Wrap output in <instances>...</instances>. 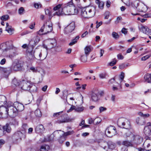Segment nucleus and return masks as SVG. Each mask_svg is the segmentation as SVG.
Instances as JSON below:
<instances>
[{
    "label": "nucleus",
    "mask_w": 151,
    "mask_h": 151,
    "mask_svg": "<svg viewBox=\"0 0 151 151\" xmlns=\"http://www.w3.org/2000/svg\"><path fill=\"white\" fill-rule=\"evenodd\" d=\"M77 13V10L75 7L72 4L68 3L65 6L62 7L61 10H60L58 12H56L53 14V15L60 16L61 15H74Z\"/></svg>",
    "instance_id": "nucleus-1"
},
{
    "label": "nucleus",
    "mask_w": 151,
    "mask_h": 151,
    "mask_svg": "<svg viewBox=\"0 0 151 151\" xmlns=\"http://www.w3.org/2000/svg\"><path fill=\"white\" fill-rule=\"evenodd\" d=\"M95 6H88L83 8L81 10V15L85 18H90L93 17L96 12Z\"/></svg>",
    "instance_id": "nucleus-2"
},
{
    "label": "nucleus",
    "mask_w": 151,
    "mask_h": 151,
    "mask_svg": "<svg viewBox=\"0 0 151 151\" xmlns=\"http://www.w3.org/2000/svg\"><path fill=\"white\" fill-rule=\"evenodd\" d=\"M125 135L127 138H130L134 144L138 145L141 144L143 142V138L141 136L136 134L128 131L126 133Z\"/></svg>",
    "instance_id": "nucleus-3"
},
{
    "label": "nucleus",
    "mask_w": 151,
    "mask_h": 151,
    "mask_svg": "<svg viewBox=\"0 0 151 151\" xmlns=\"http://www.w3.org/2000/svg\"><path fill=\"white\" fill-rule=\"evenodd\" d=\"M117 124L119 127L126 129H128L130 127L129 122L124 118L119 119Z\"/></svg>",
    "instance_id": "nucleus-4"
},
{
    "label": "nucleus",
    "mask_w": 151,
    "mask_h": 151,
    "mask_svg": "<svg viewBox=\"0 0 151 151\" xmlns=\"http://www.w3.org/2000/svg\"><path fill=\"white\" fill-rule=\"evenodd\" d=\"M35 53L36 58L42 60L46 58L47 54L46 51H42L39 50H35Z\"/></svg>",
    "instance_id": "nucleus-5"
},
{
    "label": "nucleus",
    "mask_w": 151,
    "mask_h": 151,
    "mask_svg": "<svg viewBox=\"0 0 151 151\" xmlns=\"http://www.w3.org/2000/svg\"><path fill=\"white\" fill-rule=\"evenodd\" d=\"M20 87H17V88L19 89V91H22V90L28 91L32 87V85L29 82L23 81L20 84Z\"/></svg>",
    "instance_id": "nucleus-6"
},
{
    "label": "nucleus",
    "mask_w": 151,
    "mask_h": 151,
    "mask_svg": "<svg viewBox=\"0 0 151 151\" xmlns=\"http://www.w3.org/2000/svg\"><path fill=\"white\" fill-rule=\"evenodd\" d=\"M105 133L107 137H111L116 134V129L114 127L110 126L106 129Z\"/></svg>",
    "instance_id": "nucleus-7"
},
{
    "label": "nucleus",
    "mask_w": 151,
    "mask_h": 151,
    "mask_svg": "<svg viewBox=\"0 0 151 151\" xmlns=\"http://www.w3.org/2000/svg\"><path fill=\"white\" fill-rule=\"evenodd\" d=\"M48 49H51L52 48H55V51L59 52L61 50L60 47L57 46L56 41L55 39L50 40L47 45Z\"/></svg>",
    "instance_id": "nucleus-8"
},
{
    "label": "nucleus",
    "mask_w": 151,
    "mask_h": 151,
    "mask_svg": "<svg viewBox=\"0 0 151 151\" xmlns=\"http://www.w3.org/2000/svg\"><path fill=\"white\" fill-rule=\"evenodd\" d=\"M45 25L44 24L39 31L40 35L46 34L47 33L51 32L52 30V24L51 23L50 25L46 26L45 27Z\"/></svg>",
    "instance_id": "nucleus-9"
},
{
    "label": "nucleus",
    "mask_w": 151,
    "mask_h": 151,
    "mask_svg": "<svg viewBox=\"0 0 151 151\" xmlns=\"http://www.w3.org/2000/svg\"><path fill=\"white\" fill-rule=\"evenodd\" d=\"M8 115V107L7 108L2 105L0 107V118H6Z\"/></svg>",
    "instance_id": "nucleus-10"
},
{
    "label": "nucleus",
    "mask_w": 151,
    "mask_h": 151,
    "mask_svg": "<svg viewBox=\"0 0 151 151\" xmlns=\"http://www.w3.org/2000/svg\"><path fill=\"white\" fill-rule=\"evenodd\" d=\"M75 27V22L72 21L65 28L64 33L66 34L71 33L74 30Z\"/></svg>",
    "instance_id": "nucleus-11"
},
{
    "label": "nucleus",
    "mask_w": 151,
    "mask_h": 151,
    "mask_svg": "<svg viewBox=\"0 0 151 151\" xmlns=\"http://www.w3.org/2000/svg\"><path fill=\"white\" fill-rule=\"evenodd\" d=\"M9 115L11 117H14L18 114V111L13 106L8 107Z\"/></svg>",
    "instance_id": "nucleus-12"
},
{
    "label": "nucleus",
    "mask_w": 151,
    "mask_h": 151,
    "mask_svg": "<svg viewBox=\"0 0 151 151\" xmlns=\"http://www.w3.org/2000/svg\"><path fill=\"white\" fill-rule=\"evenodd\" d=\"M72 119L67 117V115L64 114L61 116L60 118H59L57 122L58 123L70 122L72 121Z\"/></svg>",
    "instance_id": "nucleus-13"
},
{
    "label": "nucleus",
    "mask_w": 151,
    "mask_h": 151,
    "mask_svg": "<svg viewBox=\"0 0 151 151\" xmlns=\"http://www.w3.org/2000/svg\"><path fill=\"white\" fill-rule=\"evenodd\" d=\"M22 65L19 61H15L13 63L11 68L14 71H19L21 70Z\"/></svg>",
    "instance_id": "nucleus-14"
},
{
    "label": "nucleus",
    "mask_w": 151,
    "mask_h": 151,
    "mask_svg": "<svg viewBox=\"0 0 151 151\" xmlns=\"http://www.w3.org/2000/svg\"><path fill=\"white\" fill-rule=\"evenodd\" d=\"M13 106L16 109L18 112L22 111L24 109V106L22 104L17 102L14 103Z\"/></svg>",
    "instance_id": "nucleus-15"
},
{
    "label": "nucleus",
    "mask_w": 151,
    "mask_h": 151,
    "mask_svg": "<svg viewBox=\"0 0 151 151\" xmlns=\"http://www.w3.org/2000/svg\"><path fill=\"white\" fill-rule=\"evenodd\" d=\"M99 92H94L92 93L91 95V99L92 101L96 102L99 100Z\"/></svg>",
    "instance_id": "nucleus-16"
},
{
    "label": "nucleus",
    "mask_w": 151,
    "mask_h": 151,
    "mask_svg": "<svg viewBox=\"0 0 151 151\" xmlns=\"http://www.w3.org/2000/svg\"><path fill=\"white\" fill-rule=\"evenodd\" d=\"M21 82L19 80H17L16 78H14L12 81V86L14 88L15 90L19 91V89L17 88L18 87H20L19 83Z\"/></svg>",
    "instance_id": "nucleus-17"
},
{
    "label": "nucleus",
    "mask_w": 151,
    "mask_h": 151,
    "mask_svg": "<svg viewBox=\"0 0 151 151\" xmlns=\"http://www.w3.org/2000/svg\"><path fill=\"white\" fill-rule=\"evenodd\" d=\"M122 145L126 146L127 147H134V145L132 141H129L126 140L122 142Z\"/></svg>",
    "instance_id": "nucleus-18"
},
{
    "label": "nucleus",
    "mask_w": 151,
    "mask_h": 151,
    "mask_svg": "<svg viewBox=\"0 0 151 151\" xmlns=\"http://www.w3.org/2000/svg\"><path fill=\"white\" fill-rule=\"evenodd\" d=\"M44 130L45 128L43 126L42 124L37 126L35 128V131L37 133H42Z\"/></svg>",
    "instance_id": "nucleus-19"
},
{
    "label": "nucleus",
    "mask_w": 151,
    "mask_h": 151,
    "mask_svg": "<svg viewBox=\"0 0 151 151\" xmlns=\"http://www.w3.org/2000/svg\"><path fill=\"white\" fill-rule=\"evenodd\" d=\"M144 132L146 136H148L151 134V129H150V127L149 125H148V123L147 124V126L145 127Z\"/></svg>",
    "instance_id": "nucleus-20"
},
{
    "label": "nucleus",
    "mask_w": 151,
    "mask_h": 151,
    "mask_svg": "<svg viewBox=\"0 0 151 151\" xmlns=\"http://www.w3.org/2000/svg\"><path fill=\"white\" fill-rule=\"evenodd\" d=\"M34 47V45L31 44V42H30L27 48V52L28 54L35 53V50L33 51Z\"/></svg>",
    "instance_id": "nucleus-21"
},
{
    "label": "nucleus",
    "mask_w": 151,
    "mask_h": 151,
    "mask_svg": "<svg viewBox=\"0 0 151 151\" xmlns=\"http://www.w3.org/2000/svg\"><path fill=\"white\" fill-rule=\"evenodd\" d=\"M23 134L20 131H17L14 135V137L17 140H21Z\"/></svg>",
    "instance_id": "nucleus-22"
},
{
    "label": "nucleus",
    "mask_w": 151,
    "mask_h": 151,
    "mask_svg": "<svg viewBox=\"0 0 151 151\" xmlns=\"http://www.w3.org/2000/svg\"><path fill=\"white\" fill-rule=\"evenodd\" d=\"M3 130L4 131V134L6 133L5 132L8 133H10L11 131V129L9 125L8 124H7L3 126Z\"/></svg>",
    "instance_id": "nucleus-23"
},
{
    "label": "nucleus",
    "mask_w": 151,
    "mask_h": 151,
    "mask_svg": "<svg viewBox=\"0 0 151 151\" xmlns=\"http://www.w3.org/2000/svg\"><path fill=\"white\" fill-rule=\"evenodd\" d=\"M1 46H6V48L5 49H10L12 47L13 44L12 42L11 41H10L8 42H6L5 43H3L2 44Z\"/></svg>",
    "instance_id": "nucleus-24"
},
{
    "label": "nucleus",
    "mask_w": 151,
    "mask_h": 151,
    "mask_svg": "<svg viewBox=\"0 0 151 151\" xmlns=\"http://www.w3.org/2000/svg\"><path fill=\"white\" fill-rule=\"evenodd\" d=\"M12 69L11 68H4L3 69V72L4 73V75L6 78H7L9 74L11 73Z\"/></svg>",
    "instance_id": "nucleus-25"
},
{
    "label": "nucleus",
    "mask_w": 151,
    "mask_h": 151,
    "mask_svg": "<svg viewBox=\"0 0 151 151\" xmlns=\"http://www.w3.org/2000/svg\"><path fill=\"white\" fill-rule=\"evenodd\" d=\"M139 11L142 12H145L147 9V6L144 4H141L138 8Z\"/></svg>",
    "instance_id": "nucleus-26"
},
{
    "label": "nucleus",
    "mask_w": 151,
    "mask_h": 151,
    "mask_svg": "<svg viewBox=\"0 0 151 151\" xmlns=\"http://www.w3.org/2000/svg\"><path fill=\"white\" fill-rule=\"evenodd\" d=\"M101 147L106 151L108 150V143L106 142H101L100 143Z\"/></svg>",
    "instance_id": "nucleus-27"
},
{
    "label": "nucleus",
    "mask_w": 151,
    "mask_h": 151,
    "mask_svg": "<svg viewBox=\"0 0 151 151\" xmlns=\"http://www.w3.org/2000/svg\"><path fill=\"white\" fill-rule=\"evenodd\" d=\"M49 149V146L45 145L41 146L40 150V151H48Z\"/></svg>",
    "instance_id": "nucleus-28"
},
{
    "label": "nucleus",
    "mask_w": 151,
    "mask_h": 151,
    "mask_svg": "<svg viewBox=\"0 0 151 151\" xmlns=\"http://www.w3.org/2000/svg\"><path fill=\"white\" fill-rule=\"evenodd\" d=\"M84 51L86 55H88L91 51V46H86L84 48Z\"/></svg>",
    "instance_id": "nucleus-29"
},
{
    "label": "nucleus",
    "mask_w": 151,
    "mask_h": 151,
    "mask_svg": "<svg viewBox=\"0 0 151 151\" xmlns=\"http://www.w3.org/2000/svg\"><path fill=\"white\" fill-rule=\"evenodd\" d=\"M79 38V36H76L74 39L72 40L71 42L69 43V45L70 46H72L76 43Z\"/></svg>",
    "instance_id": "nucleus-30"
},
{
    "label": "nucleus",
    "mask_w": 151,
    "mask_h": 151,
    "mask_svg": "<svg viewBox=\"0 0 151 151\" xmlns=\"http://www.w3.org/2000/svg\"><path fill=\"white\" fill-rule=\"evenodd\" d=\"M136 122L138 124L140 125H144L145 124L144 121L142 120V119L139 117L137 118Z\"/></svg>",
    "instance_id": "nucleus-31"
},
{
    "label": "nucleus",
    "mask_w": 151,
    "mask_h": 151,
    "mask_svg": "<svg viewBox=\"0 0 151 151\" xmlns=\"http://www.w3.org/2000/svg\"><path fill=\"white\" fill-rule=\"evenodd\" d=\"M144 79L148 83H151V79H150V74H147L145 75Z\"/></svg>",
    "instance_id": "nucleus-32"
},
{
    "label": "nucleus",
    "mask_w": 151,
    "mask_h": 151,
    "mask_svg": "<svg viewBox=\"0 0 151 151\" xmlns=\"http://www.w3.org/2000/svg\"><path fill=\"white\" fill-rule=\"evenodd\" d=\"M74 133V132L73 130L69 131L67 132H65L63 131L62 133H61L64 136H67L69 135H71L73 134Z\"/></svg>",
    "instance_id": "nucleus-33"
},
{
    "label": "nucleus",
    "mask_w": 151,
    "mask_h": 151,
    "mask_svg": "<svg viewBox=\"0 0 151 151\" xmlns=\"http://www.w3.org/2000/svg\"><path fill=\"white\" fill-rule=\"evenodd\" d=\"M40 40V39L39 37L37 36H36L34 37L32 41H30V42H31V43L32 42H34V45H36V44H37L39 42Z\"/></svg>",
    "instance_id": "nucleus-34"
},
{
    "label": "nucleus",
    "mask_w": 151,
    "mask_h": 151,
    "mask_svg": "<svg viewBox=\"0 0 151 151\" xmlns=\"http://www.w3.org/2000/svg\"><path fill=\"white\" fill-rule=\"evenodd\" d=\"M35 114L37 117H40L42 116V114L40 109H37L35 111Z\"/></svg>",
    "instance_id": "nucleus-35"
},
{
    "label": "nucleus",
    "mask_w": 151,
    "mask_h": 151,
    "mask_svg": "<svg viewBox=\"0 0 151 151\" xmlns=\"http://www.w3.org/2000/svg\"><path fill=\"white\" fill-rule=\"evenodd\" d=\"M62 6V4H59L58 5H56L55 6L53 10L54 11H57L58 10V12L60 10L61 11V9L62 8V7H63V6Z\"/></svg>",
    "instance_id": "nucleus-36"
},
{
    "label": "nucleus",
    "mask_w": 151,
    "mask_h": 151,
    "mask_svg": "<svg viewBox=\"0 0 151 151\" xmlns=\"http://www.w3.org/2000/svg\"><path fill=\"white\" fill-rule=\"evenodd\" d=\"M147 27L145 26L144 25L141 24L139 27V29L140 31L144 33L145 32V31L146 30H147Z\"/></svg>",
    "instance_id": "nucleus-37"
},
{
    "label": "nucleus",
    "mask_w": 151,
    "mask_h": 151,
    "mask_svg": "<svg viewBox=\"0 0 151 151\" xmlns=\"http://www.w3.org/2000/svg\"><path fill=\"white\" fill-rule=\"evenodd\" d=\"M121 85L120 84L118 83V86H116L114 85H113V86L112 90L114 91H117L119 89H121Z\"/></svg>",
    "instance_id": "nucleus-38"
},
{
    "label": "nucleus",
    "mask_w": 151,
    "mask_h": 151,
    "mask_svg": "<svg viewBox=\"0 0 151 151\" xmlns=\"http://www.w3.org/2000/svg\"><path fill=\"white\" fill-rule=\"evenodd\" d=\"M138 114L140 116L143 117L144 118H147L150 116V114H144L143 113L140 112L138 113Z\"/></svg>",
    "instance_id": "nucleus-39"
},
{
    "label": "nucleus",
    "mask_w": 151,
    "mask_h": 151,
    "mask_svg": "<svg viewBox=\"0 0 151 151\" xmlns=\"http://www.w3.org/2000/svg\"><path fill=\"white\" fill-rule=\"evenodd\" d=\"M28 57L30 60H34L36 58V57H35L34 53L28 54Z\"/></svg>",
    "instance_id": "nucleus-40"
},
{
    "label": "nucleus",
    "mask_w": 151,
    "mask_h": 151,
    "mask_svg": "<svg viewBox=\"0 0 151 151\" xmlns=\"http://www.w3.org/2000/svg\"><path fill=\"white\" fill-rule=\"evenodd\" d=\"M112 37L115 39H117L119 38V36L118 34L115 32H113L112 33Z\"/></svg>",
    "instance_id": "nucleus-41"
},
{
    "label": "nucleus",
    "mask_w": 151,
    "mask_h": 151,
    "mask_svg": "<svg viewBox=\"0 0 151 151\" xmlns=\"http://www.w3.org/2000/svg\"><path fill=\"white\" fill-rule=\"evenodd\" d=\"M87 56L88 55H86L81 56V61L84 63L86 62L87 60Z\"/></svg>",
    "instance_id": "nucleus-42"
},
{
    "label": "nucleus",
    "mask_w": 151,
    "mask_h": 151,
    "mask_svg": "<svg viewBox=\"0 0 151 151\" xmlns=\"http://www.w3.org/2000/svg\"><path fill=\"white\" fill-rule=\"evenodd\" d=\"M65 140V137L62 135V136H60L59 139H58V141L60 143L62 144Z\"/></svg>",
    "instance_id": "nucleus-43"
},
{
    "label": "nucleus",
    "mask_w": 151,
    "mask_h": 151,
    "mask_svg": "<svg viewBox=\"0 0 151 151\" xmlns=\"http://www.w3.org/2000/svg\"><path fill=\"white\" fill-rule=\"evenodd\" d=\"M9 18V16L7 15H5L2 16L1 19L2 21H6Z\"/></svg>",
    "instance_id": "nucleus-44"
},
{
    "label": "nucleus",
    "mask_w": 151,
    "mask_h": 151,
    "mask_svg": "<svg viewBox=\"0 0 151 151\" xmlns=\"http://www.w3.org/2000/svg\"><path fill=\"white\" fill-rule=\"evenodd\" d=\"M125 74L123 72H121V74L119 76V82L120 83L123 80Z\"/></svg>",
    "instance_id": "nucleus-45"
},
{
    "label": "nucleus",
    "mask_w": 151,
    "mask_h": 151,
    "mask_svg": "<svg viewBox=\"0 0 151 151\" xmlns=\"http://www.w3.org/2000/svg\"><path fill=\"white\" fill-rule=\"evenodd\" d=\"M34 6L35 8L36 9H39L41 7L42 5L40 3H35L34 4Z\"/></svg>",
    "instance_id": "nucleus-46"
},
{
    "label": "nucleus",
    "mask_w": 151,
    "mask_h": 151,
    "mask_svg": "<svg viewBox=\"0 0 151 151\" xmlns=\"http://www.w3.org/2000/svg\"><path fill=\"white\" fill-rule=\"evenodd\" d=\"M116 59L115 58H114L113 59L112 61L109 63V65L110 66H113L116 64Z\"/></svg>",
    "instance_id": "nucleus-47"
},
{
    "label": "nucleus",
    "mask_w": 151,
    "mask_h": 151,
    "mask_svg": "<svg viewBox=\"0 0 151 151\" xmlns=\"http://www.w3.org/2000/svg\"><path fill=\"white\" fill-rule=\"evenodd\" d=\"M24 10L23 7H21L18 10V12L19 14L22 15L24 13Z\"/></svg>",
    "instance_id": "nucleus-48"
},
{
    "label": "nucleus",
    "mask_w": 151,
    "mask_h": 151,
    "mask_svg": "<svg viewBox=\"0 0 151 151\" xmlns=\"http://www.w3.org/2000/svg\"><path fill=\"white\" fill-rule=\"evenodd\" d=\"M147 150H146L149 151L151 150V141L149 142L147 145Z\"/></svg>",
    "instance_id": "nucleus-49"
},
{
    "label": "nucleus",
    "mask_w": 151,
    "mask_h": 151,
    "mask_svg": "<svg viewBox=\"0 0 151 151\" xmlns=\"http://www.w3.org/2000/svg\"><path fill=\"white\" fill-rule=\"evenodd\" d=\"M144 33L147 35H151V29L148 28L147 30L145 31Z\"/></svg>",
    "instance_id": "nucleus-50"
},
{
    "label": "nucleus",
    "mask_w": 151,
    "mask_h": 151,
    "mask_svg": "<svg viewBox=\"0 0 151 151\" xmlns=\"http://www.w3.org/2000/svg\"><path fill=\"white\" fill-rule=\"evenodd\" d=\"M83 107H76L75 111L78 112H81L83 111Z\"/></svg>",
    "instance_id": "nucleus-51"
},
{
    "label": "nucleus",
    "mask_w": 151,
    "mask_h": 151,
    "mask_svg": "<svg viewBox=\"0 0 151 151\" xmlns=\"http://www.w3.org/2000/svg\"><path fill=\"white\" fill-rule=\"evenodd\" d=\"M106 74V73H102L99 74V77L101 79L105 78Z\"/></svg>",
    "instance_id": "nucleus-52"
},
{
    "label": "nucleus",
    "mask_w": 151,
    "mask_h": 151,
    "mask_svg": "<svg viewBox=\"0 0 151 151\" xmlns=\"http://www.w3.org/2000/svg\"><path fill=\"white\" fill-rule=\"evenodd\" d=\"M115 147L114 145L112 143H108V149H110L112 150Z\"/></svg>",
    "instance_id": "nucleus-53"
},
{
    "label": "nucleus",
    "mask_w": 151,
    "mask_h": 151,
    "mask_svg": "<svg viewBox=\"0 0 151 151\" xmlns=\"http://www.w3.org/2000/svg\"><path fill=\"white\" fill-rule=\"evenodd\" d=\"M151 55H146L143 57L141 58V60L142 61H145L149 58Z\"/></svg>",
    "instance_id": "nucleus-54"
},
{
    "label": "nucleus",
    "mask_w": 151,
    "mask_h": 151,
    "mask_svg": "<svg viewBox=\"0 0 151 151\" xmlns=\"http://www.w3.org/2000/svg\"><path fill=\"white\" fill-rule=\"evenodd\" d=\"M128 66L127 64H122L119 65V68L120 69H123L126 67Z\"/></svg>",
    "instance_id": "nucleus-55"
},
{
    "label": "nucleus",
    "mask_w": 151,
    "mask_h": 151,
    "mask_svg": "<svg viewBox=\"0 0 151 151\" xmlns=\"http://www.w3.org/2000/svg\"><path fill=\"white\" fill-rule=\"evenodd\" d=\"M6 30L8 32L10 33L12 31V27L11 26L6 27Z\"/></svg>",
    "instance_id": "nucleus-56"
},
{
    "label": "nucleus",
    "mask_w": 151,
    "mask_h": 151,
    "mask_svg": "<svg viewBox=\"0 0 151 151\" xmlns=\"http://www.w3.org/2000/svg\"><path fill=\"white\" fill-rule=\"evenodd\" d=\"M127 5L129 6L130 5L129 0H121Z\"/></svg>",
    "instance_id": "nucleus-57"
},
{
    "label": "nucleus",
    "mask_w": 151,
    "mask_h": 151,
    "mask_svg": "<svg viewBox=\"0 0 151 151\" xmlns=\"http://www.w3.org/2000/svg\"><path fill=\"white\" fill-rule=\"evenodd\" d=\"M54 136H55L53 134H51L49 137L48 141L50 142L53 141L54 139Z\"/></svg>",
    "instance_id": "nucleus-58"
},
{
    "label": "nucleus",
    "mask_w": 151,
    "mask_h": 151,
    "mask_svg": "<svg viewBox=\"0 0 151 151\" xmlns=\"http://www.w3.org/2000/svg\"><path fill=\"white\" fill-rule=\"evenodd\" d=\"M104 5V2L103 1H101V2L100 3V4H99V7L100 9H102L103 8Z\"/></svg>",
    "instance_id": "nucleus-59"
},
{
    "label": "nucleus",
    "mask_w": 151,
    "mask_h": 151,
    "mask_svg": "<svg viewBox=\"0 0 151 151\" xmlns=\"http://www.w3.org/2000/svg\"><path fill=\"white\" fill-rule=\"evenodd\" d=\"M100 112H102L104 111H105L106 110V108L102 106H101L99 108Z\"/></svg>",
    "instance_id": "nucleus-60"
},
{
    "label": "nucleus",
    "mask_w": 151,
    "mask_h": 151,
    "mask_svg": "<svg viewBox=\"0 0 151 151\" xmlns=\"http://www.w3.org/2000/svg\"><path fill=\"white\" fill-rule=\"evenodd\" d=\"M117 57L119 60H122L124 58L123 56L121 54H118L117 55Z\"/></svg>",
    "instance_id": "nucleus-61"
},
{
    "label": "nucleus",
    "mask_w": 151,
    "mask_h": 151,
    "mask_svg": "<svg viewBox=\"0 0 151 151\" xmlns=\"http://www.w3.org/2000/svg\"><path fill=\"white\" fill-rule=\"evenodd\" d=\"M30 70L34 72H36L37 71V69L33 67H31L30 68Z\"/></svg>",
    "instance_id": "nucleus-62"
},
{
    "label": "nucleus",
    "mask_w": 151,
    "mask_h": 151,
    "mask_svg": "<svg viewBox=\"0 0 151 151\" xmlns=\"http://www.w3.org/2000/svg\"><path fill=\"white\" fill-rule=\"evenodd\" d=\"M115 80L114 78H112L110 79L108 82L109 84H113L115 81Z\"/></svg>",
    "instance_id": "nucleus-63"
},
{
    "label": "nucleus",
    "mask_w": 151,
    "mask_h": 151,
    "mask_svg": "<svg viewBox=\"0 0 151 151\" xmlns=\"http://www.w3.org/2000/svg\"><path fill=\"white\" fill-rule=\"evenodd\" d=\"M22 128L25 131L27 129L28 127L27 124H24L22 126Z\"/></svg>",
    "instance_id": "nucleus-64"
}]
</instances>
